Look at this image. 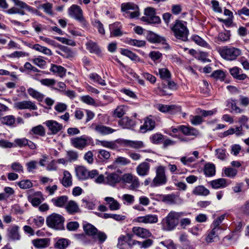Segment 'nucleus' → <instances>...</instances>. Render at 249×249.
Returning a JSON list of instances; mask_svg holds the SVG:
<instances>
[{
	"mask_svg": "<svg viewBox=\"0 0 249 249\" xmlns=\"http://www.w3.org/2000/svg\"><path fill=\"white\" fill-rule=\"evenodd\" d=\"M69 245V240L64 238L59 239L55 244L54 247L57 249H65Z\"/></svg>",
	"mask_w": 249,
	"mask_h": 249,
	"instance_id": "49",
	"label": "nucleus"
},
{
	"mask_svg": "<svg viewBox=\"0 0 249 249\" xmlns=\"http://www.w3.org/2000/svg\"><path fill=\"white\" fill-rule=\"evenodd\" d=\"M229 71L232 77L237 80H244L247 77V75L246 74L241 73L242 70L237 67L231 68Z\"/></svg>",
	"mask_w": 249,
	"mask_h": 249,
	"instance_id": "27",
	"label": "nucleus"
},
{
	"mask_svg": "<svg viewBox=\"0 0 249 249\" xmlns=\"http://www.w3.org/2000/svg\"><path fill=\"white\" fill-rule=\"evenodd\" d=\"M166 83H162L161 87L160 89V94L162 95H169V93L167 91V89H169L172 90L177 89L176 84L173 81L169 80V79L165 81Z\"/></svg>",
	"mask_w": 249,
	"mask_h": 249,
	"instance_id": "19",
	"label": "nucleus"
},
{
	"mask_svg": "<svg viewBox=\"0 0 249 249\" xmlns=\"http://www.w3.org/2000/svg\"><path fill=\"white\" fill-rule=\"evenodd\" d=\"M50 71L57 73L60 77H63L66 75V69L61 66L52 64Z\"/></svg>",
	"mask_w": 249,
	"mask_h": 249,
	"instance_id": "36",
	"label": "nucleus"
},
{
	"mask_svg": "<svg viewBox=\"0 0 249 249\" xmlns=\"http://www.w3.org/2000/svg\"><path fill=\"white\" fill-rule=\"evenodd\" d=\"M150 168V164L146 161H143L136 167V172L140 176H145L148 175Z\"/></svg>",
	"mask_w": 249,
	"mask_h": 249,
	"instance_id": "22",
	"label": "nucleus"
},
{
	"mask_svg": "<svg viewBox=\"0 0 249 249\" xmlns=\"http://www.w3.org/2000/svg\"><path fill=\"white\" fill-rule=\"evenodd\" d=\"M222 229L221 228H213L212 230L208 234L206 237V242L210 243L219 239V235L221 233Z\"/></svg>",
	"mask_w": 249,
	"mask_h": 249,
	"instance_id": "21",
	"label": "nucleus"
},
{
	"mask_svg": "<svg viewBox=\"0 0 249 249\" xmlns=\"http://www.w3.org/2000/svg\"><path fill=\"white\" fill-rule=\"evenodd\" d=\"M180 131L186 136H193L196 137L199 135V131L198 130L191 126H187L185 125H180Z\"/></svg>",
	"mask_w": 249,
	"mask_h": 249,
	"instance_id": "28",
	"label": "nucleus"
},
{
	"mask_svg": "<svg viewBox=\"0 0 249 249\" xmlns=\"http://www.w3.org/2000/svg\"><path fill=\"white\" fill-rule=\"evenodd\" d=\"M121 53L122 55L126 56L129 58L132 61L137 62H142L140 57L132 51L127 49H122Z\"/></svg>",
	"mask_w": 249,
	"mask_h": 249,
	"instance_id": "39",
	"label": "nucleus"
},
{
	"mask_svg": "<svg viewBox=\"0 0 249 249\" xmlns=\"http://www.w3.org/2000/svg\"><path fill=\"white\" fill-rule=\"evenodd\" d=\"M51 201L55 206L62 208L65 205L68 201V197L65 196H60L52 199Z\"/></svg>",
	"mask_w": 249,
	"mask_h": 249,
	"instance_id": "35",
	"label": "nucleus"
},
{
	"mask_svg": "<svg viewBox=\"0 0 249 249\" xmlns=\"http://www.w3.org/2000/svg\"><path fill=\"white\" fill-rule=\"evenodd\" d=\"M124 144L126 146H129L135 149H140L144 147L143 142L140 141L125 140L124 141Z\"/></svg>",
	"mask_w": 249,
	"mask_h": 249,
	"instance_id": "37",
	"label": "nucleus"
},
{
	"mask_svg": "<svg viewBox=\"0 0 249 249\" xmlns=\"http://www.w3.org/2000/svg\"><path fill=\"white\" fill-rule=\"evenodd\" d=\"M193 194L196 196H207L210 194V191L204 186L198 185L194 188Z\"/></svg>",
	"mask_w": 249,
	"mask_h": 249,
	"instance_id": "38",
	"label": "nucleus"
},
{
	"mask_svg": "<svg viewBox=\"0 0 249 249\" xmlns=\"http://www.w3.org/2000/svg\"><path fill=\"white\" fill-rule=\"evenodd\" d=\"M155 9L152 7H147L144 10L145 17L142 18L143 21L146 22L148 23H159L160 22V18L155 16Z\"/></svg>",
	"mask_w": 249,
	"mask_h": 249,
	"instance_id": "12",
	"label": "nucleus"
},
{
	"mask_svg": "<svg viewBox=\"0 0 249 249\" xmlns=\"http://www.w3.org/2000/svg\"><path fill=\"white\" fill-rule=\"evenodd\" d=\"M125 106H118L114 111V115L118 118H121L125 113Z\"/></svg>",
	"mask_w": 249,
	"mask_h": 249,
	"instance_id": "56",
	"label": "nucleus"
},
{
	"mask_svg": "<svg viewBox=\"0 0 249 249\" xmlns=\"http://www.w3.org/2000/svg\"><path fill=\"white\" fill-rule=\"evenodd\" d=\"M83 230L86 234L92 236L94 239L96 237L100 243L104 242L107 238V235L105 232L100 231H98V230L91 224L86 223L84 224Z\"/></svg>",
	"mask_w": 249,
	"mask_h": 249,
	"instance_id": "7",
	"label": "nucleus"
},
{
	"mask_svg": "<svg viewBox=\"0 0 249 249\" xmlns=\"http://www.w3.org/2000/svg\"><path fill=\"white\" fill-rule=\"evenodd\" d=\"M230 32L226 33H219L218 36L215 38V42L220 43V42H225L230 39Z\"/></svg>",
	"mask_w": 249,
	"mask_h": 249,
	"instance_id": "47",
	"label": "nucleus"
},
{
	"mask_svg": "<svg viewBox=\"0 0 249 249\" xmlns=\"http://www.w3.org/2000/svg\"><path fill=\"white\" fill-rule=\"evenodd\" d=\"M16 6L9 9L7 12L9 14H18L21 15H25V10L32 11L33 8L26 3L20 0H11Z\"/></svg>",
	"mask_w": 249,
	"mask_h": 249,
	"instance_id": "9",
	"label": "nucleus"
},
{
	"mask_svg": "<svg viewBox=\"0 0 249 249\" xmlns=\"http://www.w3.org/2000/svg\"><path fill=\"white\" fill-rule=\"evenodd\" d=\"M14 106L15 108L19 110L28 109L35 110L37 109L35 103L29 100L16 102L14 104Z\"/></svg>",
	"mask_w": 249,
	"mask_h": 249,
	"instance_id": "15",
	"label": "nucleus"
},
{
	"mask_svg": "<svg viewBox=\"0 0 249 249\" xmlns=\"http://www.w3.org/2000/svg\"><path fill=\"white\" fill-rule=\"evenodd\" d=\"M94 130L96 132L102 135H108L115 131V129L103 124L95 125Z\"/></svg>",
	"mask_w": 249,
	"mask_h": 249,
	"instance_id": "26",
	"label": "nucleus"
},
{
	"mask_svg": "<svg viewBox=\"0 0 249 249\" xmlns=\"http://www.w3.org/2000/svg\"><path fill=\"white\" fill-rule=\"evenodd\" d=\"M146 38L152 43H160L165 41L164 37L160 36L151 31L148 32L146 35Z\"/></svg>",
	"mask_w": 249,
	"mask_h": 249,
	"instance_id": "33",
	"label": "nucleus"
},
{
	"mask_svg": "<svg viewBox=\"0 0 249 249\" xmlns=\"http://www.w3.org/2000/svg\"><path fill=\"white\" fill-rule=\"evenodd\" d=\"M18 185L21 189H26L31 188L33 184L30 180L26 179L18 182Z\"/></svg>",
	"mask_w": 249,
	"mask_h": 249,
	"instance_id": "60",
	"label": "nucleus"
},
{
	"mask_svg": "<svg viewBox=\"0 0 249 249\" xmlns=\"http://www.w3.org/2000/svg\"><path fill=\"white\" fill-rule=\"evenodd\" d=\"M67 158L68 160L70 162L75 161L78 159V153L74 150H70L67 152Z\"/></svg>",
	"mask_w": 249,
	"mask_h": 249,
	"instance_id": "55",
	"label": "nucleus"
},
{
	"mask_svg": "<svg viewBox=\"0 0 249 249\" xmlns=\"http://www.w3.org/2000/svg\"><path fill=\"white\" fill-rule=\"evenodd\" d=\"M225 73L222 70H216L213 71L211 77L216 80H220L223 81L225 78Z\"/></svg>",
	"mask_w": 249,
	"mask_h": 249,
	"instance_id": "54",
	"label": "nucleus"
},
{
	"mask_svg": "<svg viewBox=\"0 0 249 249\" xmlns=\"http://www.w3.org/2000/svg\"><path fill=\"white\" fill-rule=\"evenodd\" d=\"M155 127V121L151 115L144 119V123L140 127V130L142 133H145L147 131L152 130Z\"/></svg>",
	"mask_w": 249,
	"mask_h": 249,
	"instance_id": "17",
	"label": "nucleus"
},
{
	"mask_svg": "<svg viewBox=\"0 0 249 249\" xmlns=\"http://www.w3.org/2000/svg\"><path fill=\"white\" fill-rule=\"evenodd\" d=\"M124 183L131 184L129 186L130 190H136L140 186V182L137 177L133 176L131 173L124 174L121 177V181Z\"/></svg>",
	"mask_w": 249,
	"mask_h": 249,
	"instance_id": "13",
	"label": "nucleus"
},
{
	"mask_svg": "<svg viewBox=\"0 0 249 249\" xmlns=\"http://www.w3.org/2000/svg\"><path fill=\"white\" fill-rule=\"evenodd\" d=\"M86 49L90 53L99 55L101 53V50L97 44L91 40L86 43Z\"/></svg>",
	"mask_w": 249,
	"mask_h": 249,
	"instance_id": "30",
	"label": "nucleus"
},
{
	"mask_svg": "<svg viewBox=\"0 0 249 249\" xmlns=\"http://www.w3.org/2000/svg\"><path fill=\"white\" fill-rule=\"evenodd\" d=\"M105 175V177L103 174H99L94 181L98 184L104 183L111 186H115L121 181V176L116 172H106Z\"/></svg>",
	"mask_w": 249,
	"mask_h": 249,
	"instance_id": "3",
	"label": "nucleus"
},
{
	"mask_svg": "<svg viewBox=\"0 0 249 249\" xmlns=\"http://www.w3.org/2000/svg\"><path fill=\"white\" fill-rule=\"evenodd\" d=\"M76 176L81 180H85L89 178L92 179L99 175V172L96 170H88L84 166H78L75 168Z\"/></svg>",
	"mask_w": 249,
	"mask_h": 249,
	"instance_id": "6",
	"label": "nucleus"
},
{
	"mask_svg": "<svg viewBox=\"0 0 249 249\" xmlns=\"http://www.w3.org/2000/svg\"><path fill=\"white\" fill-rule=\"evenodd\" d=\"M121 11L130 18H138L140 15L139 8L137 5L131 2L123 3L121 5Z\"/></svg>",
	"mask_w": 249,
	"mask_h": 249,
	"instance_id": "8",
	"label": "nucleus"
},
{
	"mask_svg": "<svg viewBox=\"0 0 249 249\" xmlns=\"http://www.w3.org/2000/svg\"><path fill=\"white\" fill-rule=\"evenodd\" d=\"M158 221V218L155 214H148L143 216H139L137 218L136 221L145 224L156 223Z\"/></svg>",
	"mask_w": 249,
	"mask_h": 249,
	"instance_id": "24",
	"label": "nucleus"
},
{
	"mask_svg": "<svg viewBox=\"0 0 249 249\" xmlns=\"http://www.w3.org/2000/svg\"><path fill=\"white\" fill-rule=\"evenodd\" d=\"M153 244V241L150 239H147L141 242L137 240H129L128 242L129 245H138L141 249H146L151 246Z\"/></svg>",
	"mask_w": 249,
	"mask_h": 249,
	"instance_id": "29",
	"label": "nucleus"
},
{
	"mask_svg": "<svg viewBox=\"0 0 249 249\" xmlns=\"http://www.w3.org/2000/svg\"><path fill=\"white\" fill-rule=\"evenodd\" d=\"M157 108L161 112H171L173 113L174 110H178V107L174 105H164L161 104L156 105Z\"/></svg>",
	"mask_w": 249,
	"mask_h": 249,
	"instance_id": "31",
	"label": "nucleus"
},
{
	"mask_svg": "<svg viewBox=\"0 0 249 249\" xmlns=\"http://www.w3.org/2000/svg\"><path fill=\"white\" fill-rule=\"evenodd\" d=\"M32 48L48 55H51L52 54V51L49 49L42 46L38 44H35Z\"/></svg>",
	"mask_w": 249,
	"mask_h": 249,
	"instance_id": "46",
	"label": "nucleus"
},
{
	"mask_svg": "<svg viewBox=\"0 0 249 249\" xmlns=\"http://www.w3.org/2000/svg\"><path fill=\"white\" fill-rule=\"evenodd\" d=\"M28 94L33 98L36 99L39 102L42 101L44 95L33 88H30L27 90Z\"/></svg>",
	"mask_w": 249,
	"mask_h": 249,
	"instance_id": "42",
	"label": "nucleus"
},
{
	"mask_svg": "<svg viewBox=\"0 0 249 249\" xmlns=\"http://www.w3.org/2000/svg\"><path fill=\"white\" fill-rule=\"evenodd\" d=\"M37 135L40 136H44L45 135V129L44 127L41 125H38L36 126L33 127L30 132V133Z\"/></svg>",
	"mask_w": 249,
	"mask_h": 249,
	"instance_id": "45",
	"label": "nucleus"
},
{
	"mask_svg": "<svg viewBox=\"0 0 249 249\" xmlns=\"http://www.w3.org/2000/svg\"><path fill=\"white\" fill-rule=\"evenodd\" d=\"M90 78L94 82H97L98 84L104 86L106 85V83L104 80L102 79L101 76L98 75L97 73H93L90 74Z\"/></svg>",
	"mask_w": 249,
	"mask_h": 249,
	"instance_id": "57",
	"label": "nucleus"
},
{
	"mask_svg": "<svg viewBox=\"0 0 249 249\" xmlns=\"http://www.w3.org/2000/svg\"><path fill=\"white\" fill-rule=\"evenodd\" d=\"M159 73L160 77L163 80H167L170 79L171 73L166 68L159 69Z\"/></svg>",
	"mask_w": 249,
	"mask_h": 249,
	"instance_id": "52",
	"label": "nucleus"
},
{
	"mask_svg": "<svg viewBox=\"0 0 249 249\" xmlns=\"http://www.w3.org/2000/svg\"><path fill=\"white\" fill-rule=\"evenodd\" d=\"M34 246L37 248L45 247L48 243L47 239H38L32 241Z\"/></svg>",
	"mask_w": 249,
	"mask_h": 249,
	"instance_id": "50",
	"label": "nucleus"
},
{
	"mask_svg": "<svg viewBox=\"0 0 249 249\" xmlns=\"http://www.w3.org/2000/svg\"><path fill=\"white\" fill-rule=\"evenodd\" d=\"M221 56L228 61L235 60L241 54V50L233 47L224 46L219 50Z\"/></svg>",
	"mask_w": 249,
	"mask_h": 249,
	"instance_id": "5",
	"label": "nucleus"
},
{
	"mask_svg": "<svg viewBox=\"0 0 249 249\" xmlns=\"http://www.w3.org/2000/svg\"><path fill=\"white\" fill-rule=\"evenodd\" d=\"M15 146L19 147H24L27 145L28 143V140L24 138L21 139H16L14 141Z\"/></svg>",
	"mask_w": 249,
	"mask_h": 249,
	"instance_id": "59",
	"label": "nucleus"
},
{
	"mask_svg": "<svg viewBox=\"0 0 249 249\" xmlns=\"http://www.w3.org/2000/svg\"><path fill=\"white\" fill-rule=\"evenodd\" d=\"M45 124L51 131V134L55 135L60 131L63 128L62 125L56 121L48 120L45 122Z\"/></svg>",
	"mask_w": 249,
	"mask_h": 249,
	"instance_id": "20",
	"label": "nucleus"
},
{
	"mask_svg": "<svg viewBox=\"0 0 249 249\" xmlns=\"http://www.w3.org/2000/svg\"><path fill=\"white\" fill-rule=\"evenodd\" d=\"M69 15L78 20L83 26L86 25V21L83 16V11L81 8L77 5H72L68 10Z\"/></svg>",
	"mask_w": 249,
	"mask_h": 249,
	"instance_id": "11",
	"label": "nucleus"
},
{
	"mask_svg": "<svg viewBox=\"0 0 249 249\" xmlns=\"http://www.w3.org/2000/svg\"><path fill=\"white\" fill-rule=\"evenodd\" d=\"M132 231L134 235L142 238H148L152 236L149 230L140 227H133Z\"/></svg>",
	"mask_w": 249,
	"mask_h": 249,
	"instance_id": "18",
	"label": "nucleus"
},
{
	"mask_svg": "<svg viewBox=\"0 0 249 249\" xmlns=\"http://www.w3.org/2000/svg\"><path fill=\"white\" fill-rule=\"evenodd\" d=\"M65 218L61 214L52 213L46 219L47 226L55 230H64Z\"/></svg>",
	"mask_w": 249,
	"mask_h": 249,
	"instance_id": "4",
	"label": "nucleus"
},
{
	"mask_svg": "<svg viewBox=\"0 0 249 249\" xmlns=\"http://www.w3.org/2000/svg\"><path fill=\"white\" fill-rule=\"evenodd\" d=\"M1 123L8 126H13L15 123V118L13 115H8L0 119Z\"/></svg>",
	"mask_w": 249,
	"mask_h": 249,
	"instance_id": "44",
	"label": "nucleus"
},
{
	"mask_svg": "<svg viewBox=\"0 0 249 249\" xmlns=\"http://www.w3.org/2000/svg\"><path fill=\"white\" fill-rule=\"evenodd\" d=\"M210 184L214 189L224 188L227 186L226 180L223 178H219L211 181L210 182Z\"/></svg>",
	"mask_w": 249,
	"mask_h": 249,
	"instance_id": "40",
	"label": "nucleus"
},
{
	"mask_svg": "<svg viewBox=\"0 0 249 249\" xmlns=\"http://www.w3.org/2000/svg\"><path fill=\"white\" fill-rule=\"evenodd\" d=\"M192 39L199 46L204 47H208L209 46L208 44L205 41L197 35L192 36Z\"/></svg>",
	"mask_w": 249,
	"mask_h": 249,
	"instance_id": "53",
	"label": "nucleus"
},
{
	"mask_svg": "<svg viewBox=\"0 0 249 249\" xmlns=\"http://www.w3.org/2000/svg\"><path fill=\"white\" fill-rule=\"evenodd\" d=\"M130 238V236L127 237L125 236H121L118 239V243L117 246L121 249L124 248V245L128 242V239Z\"/></svg>",
	"mask_w": 249,
	"mask_h": 249,
	"instance_id": "63",
	"label": "nucleus"
},
{
	"mask_svg": "<svg viewBox=\"0 0 249 249\" xmlns=\"http://www.w3.org/2000/svg\"><path fill=\"white\" fill-rule=\"evenodd\" d=\"M186 215L185 212L171 211L162 220V229L164 231L174 230L179 223V219Z\"/></svg>",
	"mask_w": 249,
	"mask_h": 249,
	"instance_id": "1",
	"label": "nucleus"
},
{
	"mask_svg": "<svg viewBox=\"0 0 249 249\" xmlns=\"http://www.w3.org/2000/svg\"><path fill=\"white\" fill-rule=\"evenodd\" d=\"M224 173L226 176L233 178L236 175L237 171L236 169L232 168H226Z\"/></svg>",
	"mask_w": 249,
	"mask_h": 249,
	"instance_id": "64",
	"label": "nucleus"
},
{
	"mask_svg": "<svg viewBox=\"0 0 249 249\" xmlns=\"http://www.w3.org/2000/svg\"><path fill=\"white\" fill-rule=\"evenodd\" d=\"M60 181L65 187L71 186L72 184V180L71 173L67 170L64 171L63 177Z\"/></svg>",
	"mask_w": 249,
	"mask_h": 249,
	"instance_id": "32",
	"label": "nucleus"
},
{
	"mask_svg": "<svg viewBox=\"0 0 249 249\" xmlns=\"http://www.w3.org/2000/svg\"><path fill=\"white\" fill-rule=\"evenodd\" d=\"M66 209L70 214H74L78 213L79 211L78 205L73 200H71L68 202Z\"/></svg>",
	"mask_w": 249,
	"mask_h": 249,
	"instance_id": "41",
	"label": "nucleus"
},
{
	"mask_svg": "<svg viewBox=\"0 0 249 249\" xmlns=\"http://www.w3.org/2000/svg\"><path fill=\"white\" fill-rule=\"evenodd\" d=\"M171 29L177 39L183 41L188 40L189 31L187 27V22L178 19L176 20Z\"/></svg>",
	"mask_w": 249,
	"mask_h": 249,
	"instance_id": "2",
	"label": "nucleus"
},
{
	"mask_svg": "<svg viewBox=\"0 0 249 249\" xmlns=\"http://www.w3.org/2000/svg\"><path fill=\"white\" fill-rule=\"evenodd\" d=\"M98 144L111 149H114L117 147L116 144L113 141H99Z\"/></svg>",
	"mask_w": 249,
	"mask_h": 249,
	"instance_id": "48",
	"label": "nucleus"
},
{
	"mask_svg": "<svg viewBox=\"0 0 249 249\" xmlns=\"http://www.w3.org/2000/svg\"><path fill=\"white\" fill-rule=\"evenodd\" d=\"M128 43L130 45L136 46L138 47H142L144 46L145 45V42L143 40L132 39L129 40Z\"/></svg>",
	"mask_w": 249,
	"mask_h": 249,
	"instance_id": "62",
	"label": "nucleus"
},
{
	"mask_svg": "<svg viewBox=\"0 0 249 249\" xmlns=\"http://www.w3.org/2000/svg\"><path fill=\"white\" fill-rule=\"evenodd\" d=\"M156 176L150 184V187H155L165 184L167 178L165 175V167L162 166L157 167L156 170Z\"/></svg>",
	"mask_w": 249,
	"mask_h": 249,
	"instance_id": "10",
	"label": "nucleus"
},
{
	"mask_svg": "<svg viewBox=\"0 0 249 249\" xmlns=\"http://www.w3.org/2000/svg\"><path fill=\"white\" fill-rule=\"evenodd\" d=\"M105 200L106 201L107 204L108 205L109 209L111 211L118 210L120 209V204L114 198L106 197L105 198Z\"/></svg>",
	"mask_w": 249,
	"mask_h": 249,
	"instance_id": "34",
	"label": "nucleus"
},
{
	"mask_svg": "<svg viewBox=\"0 0 249 249\" xmlns=\"http://www.w3.org/2000/svg\"><path fill=\"white\" fill-rule=\"evenodd\" d=\"M118 124L124 129H130L136 125V123L129 117H125L119 121Z\"/></svg>",
	"mask_w": 249,
	"mask_h": 249,
	"instance_id": "25",
	"label": "nucleus"
},
{
	"mask_svg": "<svg viewBox=\"0 0 249 249\" xmlns=\"http://www.w3.org/2000/svg\"><path fill=\"white\" fill-rule=\"evenodd\" d=\"M204 173L206 176L212 177L215 174V167L213 163H207L204 166Z\"/></svg>",
	"mask_w": 249,
	"mask_h": 249,
	"instance_id": "43",
	"label": "nucleus"
},
{
	"mask_svg": "<svg viewBox=\"0 0 249 249\" xmlns=\"http://www.w3.org/2000/svg\"><path fill=\"white\" fill-rule=\"evenodd\" d=\"M122 28L120 22H116L110 24L109 26L110 36H122L123 32L121 31Z\"/></svg>",
	"mask_w": 249,
	"mask_h": 249,
	"instance_id": "23",
	"label": "nucleus"
},
{
	"mask_svg": "<svg viewBox=\"0 0 249 249\" xmlns=\"http://www.w3.org/2000/svg\"><path fill=\"white\" fill-rule=\"evenodd\" d=\"M98 157L101 160H108L110 157V152L105 150H99L98 151Z\"/></svg>",
	"mask_w": 249,
	"mask_h": 249,
	"instance_id": "61",
	"label": "nucleus"
},
{
	"mask_svg": "<svg viewBox=\"0 0 249 249\" xmlns=\"http://www.w3.org/2000/svg\"><path fill=\"white\" fill-rule=\"evenodd\" d=\"M79 227V224L77 221H71L67 224V229L71 231H76Z\"/></svg>",
	"mask_w": 249,
	"mask_h": 249,
	"instance_id": "58",
	"label": "nucleus"
},
{
	"mask_svg": "<svg viewBox=\"0 0 249 249\" xmlns=\"http://www.w3.org/2000/svg\"><path fill=\"white\" fill-rule=\"evenodd\" d=\"M19 227L17 225H13L7 229V236L9 239L13 241L19 240L20 235L19 232Z\"/></svg>",
	"mask_w": 249,
	"mask_h": 249,
	"instance_id": "16",
	"label": "nucleus"
},
{
	"mask_svg": "<svg viewBox=\"0 0 249 249\" xmlns=\"http://www.w3.org/2000/svg\"><path fill=\"white\" fill-rule=\"evenodd\" d=\"M89 140V139L88 137L82 136L71 139V143L74 147L83 150L88 145Z\"/></svg>",
	"mask_w": 249,
	"mask_h": 249,
	"instance_id": "14",
	"label": "nucleus"
},
{
	"mask_svg": "<svg viewBox=\"0 0 249 249\" xmlns=\"http://www.w3.org/2000/svg\"><path fill=\"white\" fill-rule=\"evenodd\" d=\"M40 7L43 9L44 12L47 14L51 16H53V4L52 3L47 2L42 4L40 5Z\"/></svg>",
	"mask_w": 249,
	"mask_h": 249,
	"instance_id": "51",
	"label": "nucleus"
}]
</instances>
